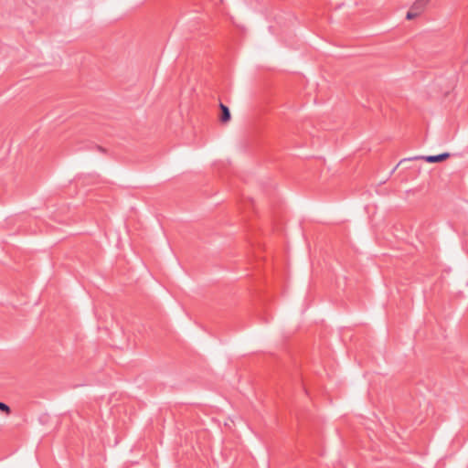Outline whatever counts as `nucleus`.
Returning a JSON list of instances; mask_svg holds the SVG:
<instances>
[{"mask_svg":"<svg viewBox=\"0 0 468 468\" xmlns=\"http://www.w3.org/2000/svg\"><path fill=\"white\" fill-rule=\"evenodd\" d=\"M450 155H451L450 153L445 152V153L434 154V155H419V156L412 157L411 159L424 160L427 163H440V162H442V161H445L446 159H448L450 157Z\"/></svg>","mask_w":468,"mask_h":468,"instance_id":"nucleus-1","label":"nucleus"},{"mask_svg":"<svg viewBox=\"0 0 468 468\" xmlns=\"http://www.w3.org/2000/svg\"><path fill=\"white\" fill-rule=\"evenodd\" d=\"M101 152L104 153L105 152V148L103 147H101V148H98Z\"/></svg>","mask_w":468,"mask_h":468,"instance_id":"nucleus-7","label":"nucleus"},{"mask_svg":"<svg viewBox=\"0 0 468 468\" xmlns=\"http://www.w3.org/2000/svg\"><path fill=\"white\" fill-rule=\"evenodd\" d=\"M430 1L431 0H416L410 9L415 11L420 16Z\"/></svg>","mask_w":468,"mask_h":468,"instance_id":"nucleus-3","label":"nucleus"},{"mask_svg":"<svg viewBox=\"0 0 468 468\" xmlns=\"http://www.w3.org/2000/svg\"><path fill=\"white\" fill-rule=\"evenodd\" d=\"M219 108V115L218 120L222 124L229 123L231 120V113L229 108L222 103L221 101L218 104Z\"/></svg>","mask_w":468,"mask_h":468,"instance_id":"nucleus-2","label":"nucleus"},{"mask_svg":"<svg viewBox=\"0 0 468 468\" xmlns=\"http://www.w3.org/2000/svg\"><path fill=\"white\" fill-rule=\"evenodd\" d=\"M419 15L415 11L410 9L409 12L406 15V18L408 20H410V19H413V18L417 17Z\"/></svg>","mask_w":468,"mask_h":468,"instance_id":"nucleus-4","label":"nucleus"},{"mask_svg":"<svg viewBox=\"0 0 468 468\" xmlns=\"http://www.w3.org/2000/svg\"><path fill=\"white\" fill-rule=\"evenodd\" d=\"M0 410L3 411V412H5V413H10V408L8 405H6L5 403L4 402H1L0 401Z\"/></svg>","mask_w":468,"mask_h":468,"instance_id":"nucleus-5","label":"nucleus"},{"mask_svg":"<svg viewBox=\"0 0 468 468\" xmlns=\"http://www.w3.org/2000/svg\"><path fill=\"white\" fill-rule=\"evenodd\" d=\"M80 180H82V183H84V181L86 180V176H79L77 178V181L80 182Z\"/></svg>","mask_w":468,"mask_h":468,"instance_id":"nucleus-6","label":"nucleus"}]
</instances>
